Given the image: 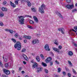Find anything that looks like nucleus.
Returning a JSON list of instances; mask_svg holds the SVG:
<instances>
[{"instance_id":"obj_7","label":"nucleus","mask_w":77,"mask_h":77,"mask_svg":"<svg viewBox=\"0 0 77 77\" xmlns=\"http://www.w3.org/2000/svg\"><path fill=\"white\" fill-rule=\"evenodd\" d=\"M45 49L46 50V51H50V49L49 48V46L48 44H46L45 46Z\"/></svg>"},{"instance_id":"obj_27","label":"nucleus","mask_w":77,"mask_h":77,"mask_svg":"<svg viewBox=\"0 0 77 77\" xmlns=\"http://www.w3.org/2000/svg\"><path fill=\"white\" fill-rule=\"evenodd\" d=\"M72 12H77V9L76 8L72 10Z\"/></svg>"},{"instance_id":"obj_33","label":"nucleus","mask_w":77,"mask_h":77,"mask_svg":"<svg viewBox=\"0 0 77 77\" xmlns=\"http://www.w3.org/2000/svg\"><path fill=\"white\" fill-rule=\"evenodd\" d=\"M65 69L66 70V71H67L69 72V71H70V70L68 68H67V67H65Z\"/></svg>"},{"instance_id":"obj_30","label":"nucleus","mask_w":77,"mask_h":77,"mask_svg":"<svg viewBox=\"0 0 77 77\" xmlns=\"http://www.w3.org/2000/svg\"><path fill=\"white\" fill-rule=\"evenodd\" d=\"M20 10V9H19L18 8H17L16 9H15L14 11V12H18V11H19V10Z\"/></svg>"},{"instance_id":"obj_3","label":"nucleus","mask_w":77,"mask_h":77,"mask_svg":"<svg viewBox=\"0 0 77 77\" xmlns=\"http://www.w3.org/2000/svg\"><path fill=\"white\" fill-rule=\"evenodd\" d=\"M45 5L44 4H42L41 7L39 8V11L40 12H41V14H42L43 13H44V9H45Z\"/></svg>"},{"instance_id":"obj_54","label":"nucleus","mask_w":77,"mask_h":77,"mask_svg":"<svg viewBox=\"0 0 77 77\" xmlns=\"http://www.w3.org/2000/svg\"><path fill=\"white\" fill-rule=\"evenodd\" d=\"M23 41L25 43H26V42H27V40L25 39Z\"/></svg>"},{"instance_id":"obj_37","label":"nucleus","mask_w":77,"mask_h":77,"mask_svg":"<svg viewBox=\"0 0 77 77\" xmlns=\"http://www.w3.org/2000/svg\"><path fill=\"white\" fill-rule=\"evenodd\" d=\"M29 23H30V24H34V22H33V21L32 20H30L29 21Z\"/></svg>"},{"instance_id":"obj_12","label":"nucleus","mask_w":77,"mask_h":77,"mask_svg":"<svg viewBox=\"0 0 77 77\" xmlns=\"http://www.w3.org/2000/svg\"><path fill=\"white\" fill-rule=\"evenodd\" d=\"M10 3H11V5L12 6L13 8H15L16 7V5L12 3V2L11 1H10Z\"/></svg>"},{"instance_id":"obj_63","label":"nucleus","mask_w":77,"mask_h":77,"mask_svg":"<svg viewBox=\"0 0 77 77\" xmlns=\"http://www.w3.org/2000/svg\"><path fill=\"white\" fill-rule=\"evenodd\" d=\"M74 45L75 47H77V44H75V43H74Z\"/></svg>"},{"instance_id":"obj_11","label":"nucleus","mask_w":77,"mask_h":77,"mask_svg":"<svg viewBox=\"0 0 77 77\" xmlns=\"http://www.w3.org/2000/svg\"><path fill=\"white\" fill-rule=\"evenodd\" d=\"M56 14H57V15H58L59 17H60V18H63V17L62 16V15H61V14L58 12V11H56Z\"/></svg>"},{"instance_id":"obj_61","label":"nucleus","mask_w":77,"mask_h":77,"mask_svg":"<svg viewBox=\"0 0 77 77\" xmlns=\"http://www.w3.org/2000/svg\"><path fill=\"white\" fill-rule=\"evenodd\" d=\"M22 69V68L20 67L19 68V70L21 71V69Z\"/></svg>"},{"instance_id":"obj_34","label":"nucleus","mask_w":77,"mask_h":77,"mask_svg":"<svg viewBox=\"0 0 77 77\" xmlns=\"http://www.w3.org/2000/svg\"><path fill=\"white\" fill-rule=\"evenodd\" d=\"M26 39H31V36H27Z\"/></svg>"},{"instance_id":"obj_59","label":"nucleus","mask_w":77,"mask_h":77,"mask_svg":"<svg viewBox=\"0 0 77 77\" xmlns=\"http://www.w3.org/2000/svg\"><path fill=\"white\" fill-rule=\"evenodd\" d=\"M23 64H24V65H26V62L24 61H23Z\"/></svg>"},{"instance_id":"obj_57","label":"nucleus","mask_w":77,"mask_h":77,"mask_svg":"<svg viewBox=\"0 0 77 77\" xmlns=\"http://www.w3.org/2000/svg\"><path fill=\"white\" fill-rule=\"evenodd\" d=\"M4 62H7V59H6V58H5L4 59Z\"/></svg>"},{"instance_id":"obj_31","label":"nucleus","mask_w":77,"mask_h":77,"mask_svg":"<svg viewBox=\"0 0 77 77\" xmlns=\"http://www.w3.org/2000/svg\"><path fill=\"white\" fill-rule=\"evenodd\" d=\"M67 75L69 77H71V73H70L69 72L67 73Z\"/></svg>"},{"instance_id":"obj_19","label":"nucleus","mask_w":77,"mask_h":77,"mask_svg":"<svg viewBox=\"0 0 77 77\" xmlns=\"http://www.w3.org/2000/svg\"><path fill=\"white\" fill-rule=\"evenodd\" d=\"M42 69L41 68H38V69L37 70V72H39V71H42Z\"/></svg>"},{"instance_id":"obj_9","label":"nucleus","mask_w":77,"mask_h":77,"mask_svg":"<svg viewBox=\"0 0 77 77\" xmlns=\"http://www.w3.org/2000/svg\"><path fill=\"white\" fill-rule=\"evenodd\" d=\"M58 30L59 31H61V32L63 34H64V33H65L64 32V29L63 28H59Z\"/></svg>"},{"instance_id":"obj_49","label":"nucleus","mask_w":77,"mask_h":77,"mask_svg":"<svg viewBox=\"0 0 77 77\" xmlns=\"http://www.w3.org/2000/svg\"><path fill=\"white\" fill-rule=\"evenodd\" d=\"M58 48L59 49H62V46L59 45L58 47Z\"/></svg>"},{"instance_id":"obj_10","label":"nucleus","mask_w":77,"mask_h":77,"mask_svg":"<svg viewBox=\"0 0 77 77\" xmlns=\"http://www.w3.org/2000/svg\"><path fill=\"white\" fill-rule=\"evenodd\" d=\"M22 56L23 57H24V59H25L26 61H28L29 60V59H28V58L27 57V56L25 54H23L22 55Z\"/></svg>"},{"instance_id":"obj_35","label":"nucleus","mask_w":77,"mask_h":77,"mask_svg":"<svg viewBox=\"0 0 77 77\" xmlns=\"http://www.w3.org/2000/svg\"><path fill=\"white\" fill-rule=\"evenodd\" d=\"M18 34L17 33H16L14 35V36H15L16 38H18Z\"/></svg>"},{"instance_id":"obj_32","label":"nucleus","mask_w":77,"mask_h":77,"mask_svg":"<svg viewBox=\"0 0 77 77\" xmlns=\"http://www.w3.org/2000/svg\"><path fill=\"white\" fill-rule=\"evenodd\" d=\"M11 40L14 42V43H15L16 42V40L14 39V38H12L11 39Z\"/></svg>"},{"instance_id":"obj_15","label":"nucleus","mask_w":77,"mask_h":77,"mask_svg":"<svg viewBox=\"0 0 77 77\" xmlns=\"http://www.w3.org/2000/svg\"><path fill=\"white\" fill-rule=\"evenodd\" d=\"M26 2L27 3V5L28 6H29V7H30V6H31V3L30 2H29V1H26Z\"/></svg>"},{"instance_id":"obj_40","label":"nucleus","mask_w":77,"mask_h":77,"mask_svg":"<svg viewBox=\"0 0 77 77\" xmlns=\"http://www.w3.org/2000/svg\"><path fill=\"white\" fill-rule=\"evenodd\" d=\"M9 65H8V63H6L5 64V67H8Z\"/></svg>"},{"instance_id":"obj_8","label":"nucleus","mask_w":77,"mask_h":77,"mask_svg":"<svg viewBox=\"0 0 77 77\" xmlns=\"http://www.w3.org/2000/svg\"><path fill=\"white\" fill-rule=\"evenodd\" d=\"M33 44H38L39 43V41L38 39H36L32 41V42Z\"/></svg>"},{"instance_id":"obj_6","label":"nucleus","mask_w":77,"mask_h":77,"mask_svg":"<svg viewBox=\"0 0 77 77\" xmlns=\"http://www.w3.org/2000/svg\"><path fill=\"white\" fill-rule=\"evenodd\" d=\"M51 60V58L50 57H48L45 60V62H46V63H47L49 62H50Z\"/></svg>"},{"instance_id":"obj_24","label":"nucleus","mask_w":77,"mask_h":77,"mask_svg":"<svg viewBox=\"0 0 77 77\" xmlns=\"http://www.w3.org/2000/svg\"><path fill=\"white\" fill-rule=\"evenodd\" d=\"M40 56L42 58L43 60H44V56H43V55L42 54H40Z\"/></svg>"},{"instance_id":"obj_5","label":"nucleus","mask_w":77,"mask_h":77,"mask_svg":"<svg viewBox=\"0 0 77 77\" xmlns=\"http://www.w3.org/2000/svg\"><path fill=\"white\" fill-rule=\"evenodd\" d=\"M3 71L6 74H7L8 75H9V74H10V71H9V70H6L5 69H3Z\"/></svg>"},{"instance_id":"obj_17","label":"nucleus","mask_w":77,"mask_h":77,"mask_svg":"<svg viewBox=\"0 0 77 77\" xmlns=\"http://www.w3.org/2000/svg\"><path fill=\"white\" fill-rule=\"evenodd\" d=\"M2 11H5L6 12L7 11V8L4 7H2Z\"/></svg>"},{"instance_id":"obj_39","label":"nucleus","mask_w":77,"mask_h":77,"mask_svg":"<svg viewBox=\"0 0 77 77\" xmlns=\"http://www.w3.org/2000/svg\"><path fill=\"white\" fill-rule=\"evenodd\" d=\"M26 0H22L21 1V3H24V2H26Z\"/></svg>"},{"instance_id":"obj_21","label":"nucleus","mask_w":77,"mask_h":77,"mask_svg":"<svg viewBox=\"0 0 77 77\" xmlns=\"http://www.w3.org/2000/svg\"><path fill=\"white\" fill-rule=\"evenodd\" d=\"M0 66H1V67H2V68L3 67V63H2V61L0 60Z\"/></svg>"},{"instance_id":"obj_4","label":"nucleus","mask_w":77,"mask_h":77,"mask_svg":"<svg viewBox=\"0 0 77 77\" xmlns=\"http://www.w3.org/2000/svg\"><path fill=\"white\" fill-rule=\"evenodd\" d=\"M66 8H67L69 9H71L74 8V5H68L66 6Z\"/></svg>"},{"instance_id":"obj_28","label":"nucleus","mask_w":77,"mask_h":77,"mask_svg":"<svg viewBox=\"0 0 77 77\" xmlns=\"http://www.w3.org/2000/svg\"><path fill=\"white\" fill-rule=\"evenodd\" d=\"M55 42L54 43V44H55L57 45H58V43H57V42H58L57 41V40H55Z\"/></svg>"},{"instance_id":"obj_52","label":"nucleus","mask_w":77,"mask_h":77,"mask_svg":"<svg viewBox=\"0 0 77 77\" xmlns=\"http://www.w3.org/2000/svg\"><path fill=\"white\" fill-rule=\"evenodd\" d=\"M55 62L57 64H59V62L57 61V60H56L55 61Z\"/></svg>"},{"instance_id":"obj_36","label":"nucleus","mask_w":77,"mask_h":77,"mask_svg":"<svg viewBox=\"0 0 77 77\" xmlns=\"http://www.w3.org/2000/svg\"><path fill=\"white\" fill-rule=\"evenodd\" d=\"M9 32L11 33H14V31H13L12 30L10 29Z\"/></svg>"},{"instance_id":"obj_22","label":"nucleus","mask_w":77,"mask_h":77,"mask_svg":"<svg viewBox=\"0 0 77 77\" xmlns=\"http://www.w3.org/2000/svg\"><path fill=\"white\" fill-rule=\"evenodd\" d=\"M31 10L32 11H33V12H36V10L34 8H32Z\"/></svg>"},{"instance_id":"obj_48","label":"nucleus","mask_w":77,"mask_h":77,"mask_svg":"<svg viewBox=\"0 0 77 77\" xmlns=\"http://www.w3.org/2000/svg\"><path fill=\"white\" fill-rule=\"evenodd\" d=\"M33 18L34 20H36L37 19V17H36L35 16H33Z\"/></svg>"},{"instance_id":"obj_62","label":"nucleus","mask_w":77,"mask_h":77,"mask_svg":"<svg viewBox=\"0 0 77 77\" xmlns=\"http://www.w3.org/2000/svg\"><path fill=\"white\" fill-rule=\"evenodd\" d=\"M11 72H12V74H14V72H15V71H14V70L11 71Z\"/></svg>"},{"instance_id":"obj_29","label":"nucleus","mask_w":77,"mask_h":77,"mask_svg":"<svg viewBox=\"0 0 77 77\" xmlns=\"http://www.w3.org/2000/svg\"><path fill=\"white\" fill-rule=\"evenodd\" d=\"M4 15L3 14V12H1V14H0V17H3Z\"/></svg>"},{"instance_id":"obj_43","label":"nucleus","mask_w":77,"mask_h":77,"mask_svg":"<svg viewBox=\"0 0 77 77\" xmlns=\"http://www.w3.org/2000/svg\"><path fill=\"white\" fill-rule=\"evenodd\" d=\"M25 51H26V49H23L22 50V52L23 53H24Z\"/></svg>"},{"instance_id":"obj_60","label":"nucleus","mask_w":77,"mask_h":77,"mask_svg":"<svg viewBox=\"0 0 77 77\" xmlns=\"http://www.w3.org/2000/svg\"><path fill=\"white\" fill-rule=\"evenodd\" d=\"M63 75H65L66 74V73L65 72H63Z\"/></svg>"},{"instance_id":"obj_58","label":"nucleus","mask_w":77,"mask_h":77,"mask_svg":"<svg viewBox=\"0 0 77 77\" xmlns=\"http://www.w3.org/2000/svg\"><path fill=\"white\" fill-rule=\"evenodd\" d=\"M74 29H75V30L77 31V26L74 27Z\"/></svg>"},{"instance_id":"obj_18","label":"nucleus","mask_w":77,"mask_h":77,"mask_svg":"<svg viewBox=\"0 0 77 77\" xmlns=\"http://www.w3.org/2000/svg\"><path fill=\"white\" fill-rule=\"evenodd\" d=\"M68 53V54H69V56H72V55H73V53L71 51H69Z\"/></svg>"},{"instance_id":"obj_14","label":"nucleus","mask_w":77,"mask_h":77,"mask_svg":"<svg viewBox=\"0 0 77 77\" xmlns=\"http://www.w3.org/2000/svg\"><path fill=\"white\" fill-rule=\"evenodd\" d=\"M53 50H54V51H57L58 53L59 52V50L58 49L56 48H53Z\"/></svg>"},{"instance_id":"obj_1","label":"nucleus","mask_w":77,"mask_h":77,"mask_svg":"<svg viewBox=\"0 0 77 77\" xmlns=\"http://www.w3.org/2000/svg\"><path fill=\"white\" fill-rule=\"evenodd\" d=\"M25 17H29V18H32V16H29L27 15H26L23 16H20L18 17L19 18V22H20V24H24V18Z\"/></svg>"},{"instance_id":"obj_42","label":"nucleus","mask_w":77,"mask_h":77,"mask_svg":"<svg viewBox=\"0 0 77 77\" xmlns=\"http://www.w3.org/2000/svg\"><path fill=\"white\" fill-rule=\"evenodd\" d=\"M45 72H46V73H48V70L47 69H45Z\"/></svg>"},{"instance_id":"obj_23","label":"nucleus","mask_w":77,"mask_h":77,"mask_svg":"<svg viewBox=\"0 0 77 77\" xmlns=\"http://www.w3.org/2000/svg\"><path fill=\"white\" fill-rule=\"evenodd\" d=\"M27 27H28V28H29V29H34L33 27H32V26L30 25H28Z\"/></svg>"},{"instance_id":"obj_55","label":"nucleus","mask_w":77,"mask_h":77,"mask_svg":"<svg viewBox=\"0 0 77 77\" xmlns=\"http://www.w3.org/2000/svg\"><path fill=\"white\" fill-rule=\"evenodd\" d=\"M27 36H26L24 35L23 36V38H26V39H27Z\"/></svg>"},{"instance_id":"obj_50","label":"nucleus","mask_w":77,"mask_h":77,"mask_svg":"<svg viewBox=\"0 0 77 77\" xmlns=\"http://www.w3.org/2000/svg\"><path fill=\"white\" fill-rule=\"evenodd\" d=\"M50 65L51 66H52V65H53V62H51V61H50Z\"/></svg>"},{"instance_id":"obj_46","label":"nucleus","mask_w":77,"mask_h":77,"mask_svg":"<svg viewBox=\"0 0 77 77\" xmlns=\"http://www.w3.org/2000/svg\"><path fill=\"white\" fill-rule=\"evenodd\" d=\"M6 3H7V2L6 1H5L3 2V5H5L6 4Z\"/></svg>"},{"instance_id":"obj_44","label":"nucleus","mask_w":77,"mask_h":77,"mask_svg":"<svg viewBox=\"0 0 77 77\" xmlns=\"http://www.w3.org/2000/svg\"><path fill=\"white\" fill-rule=\"evenodd\" d=\"M0 26H3V23L2 22H0Z\"/></svg>"},{"instance_id":"obj_13","label":"nucleus","mask_w":77,"mask_h":77,"mask_svg":"<svg viewBox=\"0 0 77 77\" xmlns=\"http://www.w3.org/2000/svg\"><path fill=\"white\" fill-rule=\"evenodd\" d=\"M36 59L37 62H40V58L38 56L36 57Z\"/></svg>"},{"instance_id":"obj_16","label":"nucleus","mask_w":77,"mask_h":77,"mask_svg":"<svg viewBox=\"0 0 77 77\" xmlns=\"http://www.w3.org/2000/svg\"><path fill=\"white\" fill-rule=\"evenodd\" d=\"M37 66H38V64L36 63H35L33 64V68H35V67H37Z\"/></svg>"},{"instance_id":"obj_20","label":"nucleus","mask_w":77,"mask_h":77,"mask_svg":"<svg viewBox=\"0 0 77 77\" xmlns=\"http://www.w3.org/2000/svg\"><path fill=\"white\" fill-rule=\"evenodd\" d=\"M42 66H47V64L44 62H42Z\"/></svg>"},{"instance_id":"obj_41","label":"nucleus","mask_w":77,"mask_h":77,"mask_svg":"<svg viewBox=\"0 0 77 77\" xmlns=\"http://www.w3.org/2000/svg\"><path fill=\"white\" fill-rule=\"evenodd\" d=\"M15 4L16 5H18V2L17 1H15Z\"/></svg>"},{"instance_id":"obj_38","label":"nucleus","mask_w":77,"mask_h":77,"mask_svg":"<svg viewBox=\"0 0 77 77\" xmlns=\"http://www.w3.org/2000/svg\"><path fill=\"white\" fill-rule=\"evenodd\" d=\"M58 72H60L61 71V69H60V68H58Z\"/></svg>"},{"instance_id":"obj_25","label":"nucleus","mask_w":77,"mask_h":77,"mask_svg":"<svg viewBox=\"0 0 77 77\" xmlns=\"http://www.w3.org/2000/svg\"><path fill=\"white\" fill-rule=\"evenodd\" d=\"M68 63H69V65H70V66H72V63L70 61H68Z\"/></svg>"},{"instance_id":"obj_56","label":"nucleus","mask_w":77,"mask_h":77,"mask_svg":"<svg viewBox=\"0 0 77 77\" xmlns=\"http://www.w3.org/2000/svg\"><path fill=\"white\" fill-rule=\"evenodd\" d=\"M2 77H7V76L5 75H3Z\"/></svg>"},{"instance_id":"obj_53","label":"nucleus","mask_w":77,"mask_h":77,"mask_svg":"<svg viewBox=\"0 0 77 77\" xmlns=\"http://www.w3.org/2000/svg\"><path fill=\"white\" fill-rule=\"evenodd\" d=\"M22 37V36H21L20 37H19V39H20V40H21L23 39L21 38Z\"/></svg>"},{"instance_id":"obj_64","label":"nucleus","mask_w":77,"mask_h":77,"mask_svg":"<svg viewBox=\"0 0 77 77\" xmlns=\"http://www.w3.org/2000/svg\"><path fill=\"white\" fill-rule=\"evenodd\" d=\"M22 74H24V71H22Z\"/></svg>"},{"instance_id":"obj_2","label":"nucleus","mask_w":77,"mask_h":77,"mask_svg":"<svg viewBox=\"0 0 77 77\" xmlns=\"http://www.w3.org/2000/svg\"><path fill=\"white\" fill-rule=\"evenodd\" d=\"M14 48H17V50L20 51L21 50V43L20 42H17L15 45H14Z\"/></svg>"},{"instance_id":"obj_47","label":"nucleus","mask_w":77,"mask_h":77,"mask_svg":"<svg viewBox=\"0 0 77 77\" xmlns=\"http://www.w3.org/2000/svg\"><path fill=\"white\" fill-rule=\"evenodd\" d=\"M10 29H5V31H6V32H9V30Z\"/></svg>"},{"instance_id":"obj_51","label":"nucleus","mask_w":77,"mask_h":77,"mask_svg":"<svg viewBox=\"0 0 77 77\" xmlns=\"http://www.w3.org/2000/svg\"><path fill=\"white\" fill-rule=\"evenodd\" d=\"M35 21L36 22V23H38V18L35 20Z\"/></svg>"},{"instance_id":"obj_45","label":"nucleus","mask_w":77,"mask_h":77,"mask_svg":"<svg viewBox=\"0 0 77 77\" xmlns=\"http://www.w3.org/2000/svg\"><path fill=\"white\" fill-rule=\"evenodd\" d=\"M67 3H70L71 2V0H66Z\"/></svg>"},{"instance_id":"obj_26","label":"nucleus","mask_w":77,"mask_h":77,"mask_svg":"<svg viewBox=\"0 0 77 77\" xmlns=\"http://www.w3.org/2000/svg\"><path fill=\"white\" fill-rule=\"evenodd\" d=\"M72 71L73 73H74L75 74H77V72H76V71L74 69H72Z\"/></svg>"}]
</instances>
